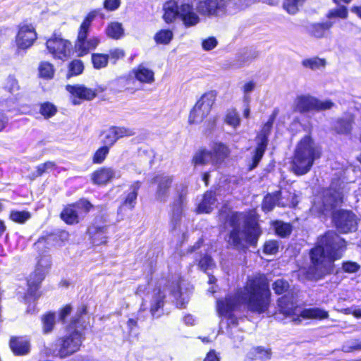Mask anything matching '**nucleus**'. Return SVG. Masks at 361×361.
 Listing matches in <instances>:
<instances>
[{
    "instance_id": "25",
    "label": "nucleus",
    "mask_w": 361,
    "mask_h": 361,
    "mask_svg": "<svg viewBox=\"0 0 361 361\" xmlns=\"http://www.w3.org/2000/svg\"><path fill=\"white\" fill-rule=\"evenodd\" d=\"M133 73L135 78L140 82L152 83L154 81V73L145 65H140L135 68Z\"/></svg>"
},
{
    "instance_id": "32",
    "label": "nucleus",
    "mask_w": 361,
    "mask_h": 361,
    "mask_svg": "<svg viewBox=\"0 0 361 361\" xmlns=\"http://www.w3.org/2000/svg\"><path fill=\"white\" fill-rule=\"evenodd\" d=\"M105 32L109 37L118 39L123 36L124 29L121 23L111 22L107 25Z\"/></svg>"
},
{
    "instance_id": "18",
    "label": "nucleus",
    "mask_w": 361,
    "mask_h": 361,
    "mask_svg": "<svg viewBox=\"0 0 361 361\" xmlns=\"http://www.w3.org/2000/svg\"><path fill=\"white\" fill-rule=\"evenodd\" d=\"M66 90L71 94V99L73 104H80L81 100H92L97 93L94 90L87 88L82 85H67Z\"/></svg>"
},
{
    "instance_id": "14",
    "label": "nucleus",
    "mask_w": 361,
    "mask_h": 361,
    "mask_svg": "<svg viewBox=\"0 0 361 361\" xmlns=\"http://www.w3.org/2000/svg\"><path fill=\"white\" fill-rule=\"evenodd\" d=\"M48 52L54 58L63 61H66L71 52V43L60 35L51 36L46 42Z\"/></svg>"
},
{
    "instance_id": "51",
    "label": "nucleus",
    "mask_w": 361,
    "mask_h": 361,
    "mask_svg": "<svg viewBox=\"0 0 361 361\" xmlns=\"http://www.w3.org/2000/svg\"><path fill=\"white\" fill-rule=\"evenodd\" d=\"M255 87V83L254 82L250 81L243 85L242 87V90L243 92V102L244 103H250V94L254 90Z\"/></svg>"
},
{
    "instance_id": "55",
    "label": "nucleus",
    "mask_w": 361,
    "mask_h": 361,
    "mask_svg": "<svg viewBox=\"0 0 361 361\" xmlns=\"http://www.w3.org/2000/svg\"><path fill=\"white\" fill-rule=\"evenodd\" d=\"M55 169V164L52 161H47L39 164L37 167V176H41L44 173L49 172Z\"/></svg>"
},
{
    "instance_id": "26",
    "label": "nucleus",
    "mask_w": 361,
    "mask_h": 361,
    "mask_svg": "<svg viewBox=\"0 0 361 361\" xmlns=\"http://www.w3.org/2000/svg\"><path fill=\"white\" fill-rule=\"evenodd\" d=\"M97 13L98 11H92L87 15L79 27L77 40H83L87 37L91 24Z\"/></svg>"
},
{
    "instance_id": "4",
    "label": "nucleus",
    "mask_w": 361,
    "mask_h": 361,
    "mask_svg": "<svg viewBox=\"0 0 361 361\" xmlns=\"http://www.w3.org/2000/svg\"><path fill=\"white\" fill-rule=\"evenodd\" d=\"M345 242L334 231H329L318 239L310 251L312 266L307 277L318 280L334 271V262L341 257Z\"/></svg>"
},
{
    "instance_id": "5",
    "label": "nucleus",
    "mask_w": 361,
    "mask_h": 361,
    "mask_svg": "<svg viewBox=\"0 0 361 361\" xmlns=\"http://www.w3.org/2000/svg\"><path fill=\"white\" fill-rule=\"evenodd\" d=\"M226 217L228 223L233 228L228 238L229 244L238 250L256 245L261 235L257 224H247L243 214L231 212Z\"/></svg>"
},
{
    "instance_id": "34",
    "label": "nucleus",
    "mask_w": 361,
    "mask_h": 361,
    "mask_svg": "<svg viewBox=\"0 0 361 361\" xmlns=\"http://www.w3.org/2000/svg\"><path fill=\"white\" fill-rule=\"evenodd\" d=\"M352 116H348L345 119H338L334 124V129L339 134H348L352 129Z\"/></svg>"
},
{
    "instance_id": "9",
    "label": "nucleus",
    "mask_w": 361,
    "mask_h": 361,
    "mask_svg": "<svg viewBox=\"0 0 361 361\" xmlns=\"http://www.w3.org/2000/svg\"><path fill=\"white\" fill-rule=\"evenodd\" d=\"M323 200L320 197H317L314 200L311 209L313 213L327 215L334 207L342 202L343 194L340 189L334 188V183H333L330 188L323 192Z\"/></svg>"
},
{
    "instance_id": "44",
    "label": "nucleus",
    "mask_w": 361,
    "mask_h": 361,
    "mask_svg": "<svg viewBox=\"0 0 361 361\" xmlns=\"http://www.w3.org/2000/svg\"><path fill=\"white\" fill-rule=\"evenodd\" d=\"M109 149L108 146H102L99 147L94 153L92 159V161L94 164H101L106 159L107 154L109 152Z\"/></svg>"
},
{
    "instance_id": "3",
    "label": "nucleus",
    "mask_w": 361,
    "mask_h": 361,
    "mask_svg": "<svg viewBox=\"0 0 361 361\" xmlns=\"http://www.w3.org/2000/svg\"><path fill=\"white\" fill-rule=\"evenodd\" d=\"M182 283L180 277L176 276L173 281H169L167 285L164 281L157 284H154L152 281L140 284L135 291L137 295L142 298L140 311H145L149 308L153 317H159L165 303V286L173 296L176 306L179 308L185 307L189 300V293L187 289L183 290Z\"/></svg>"
},
{
    "instance_id": "61",
    "label": "nucleus",
    "mask_w": 361,
    "mask_h": 361,
    "mask_svg": "<svg viewBox=\"0 0 361 361\" xmlns=\"http://www.w3.org/2000/svg\"><path fill=\"white\" fill-rule=\"evenodd\" d=\"M359 265L355 262H347L343 264V269L349 273L356 272L359 269Z\"/></svg>"
},
{
    "instance_id": "43",
    "label": "nucleus",
    "mask_w": 361,
    "mask_h": 361,
    "mask_svg": "<svg viewBox=\"0 0 361 361\" xmlns=\"http://www.w3.org/2000/svg\"><path fill=\"white\" fill-rule=\"evenodd\" d=\"M225 122L234 128L240 126V118L236 110L228 111L225 117Z\"/></svg>"
},
{
    "instance_id": "16",
    "label": "nucleus",
    "mask_w": 361,
    "mask_h": 361,
    "mask_svg": "<svg viewBox=\"0 0 361 361\" xmlns=\"http://www.w3.org/2000/svg\"><path fill=\"white\" fill-rule=\"evenodd\" d=\"M135 135L133 129L125 127H111L104 130L101 134V140L109 148L112 147L116 141L122 137H130Z\"/></svg>"
},
{
    "instance_id": "63",
    "label": "nucleus",
    "mask_w": 361,
    "mask_h": 361,
    "mask_svg": "<svg viewBox=\"0 0 361 361\" xmlns=\"http://www.w3.org/2000/svg\"><path fill=\"white\" fill-rule=\"evenodd\" d=\"M6 107L7 110L8 111H11L16 109V107L17 106V99L16 98H10L8 100L6 101Z\"/></svg>"
},
{
    "instance_id": "45",
    "label": "nucleus",
    "mask_w": 361,
    "mask_h": 361,
    "mask_svg": "<svg viewBox=\"0 0 361 361\" xmlns=\"http://www.w3.org/2000/svg\"><path fill=\"white\" fill-rule=\"evenodd\" d=\"M73 206L77 210L79 216H83L87 214L92 207L90 202L86 200H81L73 204Z\"/></svg>"
},
{
    "instance_id": "22",
    "label": "nucleus",
    "mask_w": 361,
    "mask_h": 361,
    "mask_svg": "<svg viewBox=\"0 0 361 361\" xmlns=\"http://www.w3.org/2000/svg\"><path fill=\"white\" fill-rule=\"evenodd\" d=\"M9 346L16 355H25L30 351V342L25 337H12Z\"/></svg>"
},
{
    "instance_id": "15",
    "label": "nucleus",
    "mask_w": 361,
    "mask_h": 361,
    "mask_svg": "<svg viewBox=\"0 0 361 361\" xmlns=\"http://www.w3.org/2000/svg\"><path fill=\"white\" fill-rule=\"evenodd\" d=\"M333 220L338 230L342 233L355 231L357 226V218L350 211H338L334 214Z\"/></svg>"
},
{
    "instance_id": "40",
    "label": "nucleus",
    "mask_w": 361,
    "mask_h": 361,
    "mask_svg": "<svg viewBox=\"0 0 361 361\" xmlns=\"http://www.w3.org/2000/svg\"><path fill=\"white\" fill-rule=\"evenodd\" d=\"M302 65L305 67L309 68L312 70H318L325 66L326 61L324 59L318 57H314L304 60L302 61Z\"/></svg>"
},
{
    "instance_id": "33",
    "label": "nucleus",
    "mask_w": 361,
    "mask_h": 361,
    "mask_svg": "<svg viewBox=\"0 0 361 361\" xmlns=\"http://www.w3.org/2000/svg\"><path fill=\"white\" fill-rule=\"evenodd\" d=\"M61 219L68 224H77L79 221V214L72 205L66 207L61 214Z\"/></svg>"
},
{
    "instance_id": "20",
    "label": "nucleus",
    "mask_w": 361,
    "mask_h": 361,
    "mask_svg": "<svg viewBox=\"0 0 361 361\" xmlns=\"http://www.w3.org/2000/svg\"><path fill=\"white\" fill-rule=\"evenodd\" d=\"M173 178L168 175H159L154 178V182L158 184L156 198L159 202H166L169 195V188Z\"/></svg>"
},
{
    "instance_id": "37",
    "label": "nucleus",
    "mask_w": 361,
    "mask_h": 361,
    "mask_svg": "<svg viewBox=\"0 0 361 361\" xmlns=\"http://www.w3.org/2000/svg\"><path fill=\"white\" fill-rule=\"evenodd\" d=\"M39 74L41 78L51 79L54 75V69L51 63L42 62L39 66Z\"/></svg>"
},
{
    "instance_id": "39",
    "label": "nucleus",
    "mask_w": 361,
    "mask_h": 361,
    "mask_svg": "<svg viewBox=\"0 0 361 361\" xmlns=\"http://www.w3.org/2000/svg\"><path fill=\"white\" fill-rule=\"evenodd\" d=\"M326 16L329 19H332V18L346 19L348 16V11L345 6H341L337 8L331 9L328 12Z\"/></svg>"
},
{
    "instance_id": "52",
    "label": "nucleus",
    "mask_w": 361,
    "mask_h": 361,
    "mask_svg": "<svg viewBox=\"0 0 361 361\" xmlns=\"http://www.w3.org/2000/svg\"><path fill=\"white\" fill-rule=\"evenodd\" d=\"M11 219L18 223H23L30 218V214L27 212L13 211L11 213Z\"/></svg>"
},
{
    "instance_id": "6",
    "label": "nucleus",
    "mask_w": 361,
    "mask_h": 361,
    "mask_svg": "<svg viewBox=\"0 0 361 361\" xmlns=\"http://www.w3.org/2000/svg\"><path fill=\"white\" fill-rule=\"evenodd\" d=\"M320 157V150L310 136L306 135L296 146L292 161V170L297 175H304L311 169L314 160Z\"/></svg>"
},
{
    "instance_id": "31",
    "label": "nucleus",
    "mask_w": 361,
    "mask_h": 361,
    "mask_svg": "<svg viewBox=\"0 0 361 361\" xmlns=\"http://www.w3.org/2000/svg\"><path fill=\"white\" fill-rule=\"evenodd\" d=\"M192 163L195 166L207 164L213 165L212 152L206 149L197 151L193 156Z\"/></svg>"
},
{
    "instance_id": "7",
    "label": "nucleus",
    "mask_w": 361,
    "mask_h": 361,
    "mask_svg": "<svg viewBox=\"0 0 361 361\" xmlns=\"http://www.w3.org/2000/svg\"><path fill=\"white\" fill-rule=\"evenodd\" d=\"M84 340L82 329L79 325L78 319H73L66 329L65 334L58 338L57 353H53L60 358H66L78 352Z\"/></svg>"
},
{
    "instance_id": "54",
    "label": "nucleus",
    "mask_w": 361,
    "mask_h": 361,
    "mask_svg": "<svg viewBox=\"0 0 361 361\" xmlns=\"http://www.w3.org/2000/svg\"><path fill=\"white\" fill-rule=\"evenodd\" d=\"M69 69L71 75H77L82 73L84 66L81 61L74 60L70 63Z\"/></svg>"
},
{
    "instance_id": "60",
    "label": "nucleus",
    "mask_w": 361,
    "mask_h": 361,
    "mask_svg": "<svg viewBox=\"0 0 361 361\" xmlns=\"http://www.w3.org/2000/svg\"><path fill=\"white\" fill-rule=\"evenodd\" d=\"M120 4V0H105L104 6L106 10L114 11L119 7Z\"/></svg>"
},
{
    "instance_id": "36",
    "label": "nucleus",
    "mask_w": 361,
    "mask_h": 361,
    "mask_svg": "<svg viewBox=\"0 0 361 361\" xmlns=\"http://www.w3.org/2000/svg\"><path fill=\"white\" fill-rule=\"evenodd\" d=\"M173 33L171 30H161L154 35V40L157 44H167L173 39Z\"/></svg>"
},
{
    "instance_id": "24",
    "label": "nucleus",
    "mask_w": 361,
    "mask_h": 361,
    "mask_svg": "<svg viewBox=\"0 0 361 361\" xmlns=\"http://www.w3.org/2000/svg\"><path fill=\"white\" fill-rule=\"evenodd\" d=\"M210 151L212 152L214 166L221 164L230 154L228 147L221 142L214 143Z\"/></svg>"
},
{
    "instance_id": "38",
    "label": "nucleus",
    "mask_w": 361,
    "mask_h": 361,
    "mask_svg": "<svg viewBox=\"0 0 361 361\" xmlns=\"http://www.w3.org/2000/svg\"><path fill=\"white\" fill-rule=\"evenodd\" d=\"M109 55L103 54H93L92 61L94 68L100 69L105 68L108 64Z\"/></svg>"
},
{
    "instance_id": "29",
    "label": "nucleus",
    "mask_w": 361,
    "mask_h": 361,
    "mask_svg": "<svg viewBox=\"0 0 361 361\" xmlns=\"http://www.w3.org/2000/svg\"><path fill=\"white\" fill-rule=\"evenodd\" d=\"M140 188V183H134L130 188L129 192L124 197L122 206L129 209H133L136 204L137 190Z\"/></svg>"
},
{
    "instance_id": "1",
    "label": "nucleus",
    "mask_w": 361,
    "mask_h": 361,
    "mask_svg": "<svg viewBox=\"0 0 361 361\" xmlns=\"http://www.w3.org/2000/svg\"><path fill=\"white\" fill-rule=\"evenodd\" d=\"M245 0H188L180 4L175 0L163 5L162 18L167 24L179 19L186 27H195L201 21L200 16L221 18L235 13L247 4Z\"/></svg>"
},
{
    "instance_id": "28",
    "label": "nucleus",
    "mask_w": 361,
    "mask_h": 361,
    "mask_svg": "<svg viewBox=\"0 0 361 361\" xmlns=\"http://www.w3.org/2000/svg\"><path fill=\"white\" fill-rule=\"evenodd\" d=\"M216 198L213 192H207L199 204L197 212L198 213H209L215 206Z\"/></svg>"
},
{
    "instance_id": "42",
    "label": "nucleus",
    "mask_w": 361,
    "mask_h": 361,
    "mask_svg": "<svg viewBox=\"0 0 361 361\" xmlns=\"http://www.w3.org/2000/svg\"><path fill=\"white\" fill-rule=\"evenodd\" d=\"M276 233L281 237H286L291 232V226L288 224L282 221H275L273 224Z\"/></svg>"
},
{
    "instance_id": "64",
    "label": "nucleus",
    "mask_w": 361,
    "mask_h": 361,
    "mask_svg": "<svg viewBox=\"0 0 361 361\" xmlns=\"http://www.w3.org/2000/svg\"><path fill=\"white\" fill-rule=\"evenodd\" d=\"M204 361H220L219 357L214 350H210L207 354Z\"/></svg>"
},
{
    "instance_id": "57",
    "label": "nucleus",
    "mask_w": 361,
    "mask_h": 361,
    "mask_svg": "<svg viewBox=\"0 0 361 361\" xmlns=\"http://www.w3.org/2000/svg\"><path fill=\"white\" fill-rule=\"evenodd\" d=\"M217 45V40L215 37H211L202 41V46L205 51H210Z\"/></svg>"
},
{
    "instance_id": "19",
    "label": "nucleus",
    "mask_w": 361,
    "mask_h": 361,
    "mask_svg": "<svg viewBox=\"0 0 361 361\" xmlns=\"http://www.w3.org/2000/svg\"><path fill=\"white\" fill-rule=\"evenodd\" d=\"M68 233L62 231L60 234H51L44 237L40 238L37 243H35V249L39 252H44L45 249L49 250L52 247L61 246V243L59 242L58 238L61 240L66 239Z\"/></svg>"
},
{
    "instance_id": "41",
    "label": "nucleus",
    "mask_w": 361,
    "mask_h": 361,
    "mask_svg": "<svg viewBox=\"0 0 361 361\" xmlns=\"http://www.w3.org/2000/svg\"><path fill=\"white\" fill-rule=\"evenodd\" d=\"M42 329L44 334L50 333L55 324V314L48 313L42 317Z\"/></svg>"
},
{
    "instance_id": "56",
    "label": "nucleus",
    "mask_w": 361,
    "mask_h": 361,
    "mask_svg": "<svg viewBox=\"0 0 361 361\" xmlns=\"http://www.w3.org/2000/svg\"><path fill=\"white\" fill-rule=\"evenodd\" d=\"M5 87L11 93L18 90L19 86L17 80L12 76H9L6 80Z\"/></svg>"
},
{
    "instance_id": "13",
    "label": "nucleus",
    "mask_w": 361,
    "mask_h": 361,
    "mask_svg": "<svg viewBox=\"0 0 361 361\" xmlns=\"http://www.w3.org/2000/svg\"><path fill=\"white\" fill-rule=\"evenodd\" d=\"M279 111L277 109H275L273 111L269 121L264 125L260 133L257 137V146L255 149V154L252 157V164L250 166V170L255 169L257 166L264 155L268 142V135L271 131L276 117L279 114Z\"/></svg>"
},
{
    "instance_id": "46",
    "label": "nucleus",
    "mask_w": 361,
    "mask_h": 361,
    "mask_svg": "<svg viewBox=\"0 0 361 361\" xmlns=\"http://www.w3.org/2000/svg\"><path fill=\"white\" fill-rule=\"evenodd\" d=\"M56 107L49 102H46L41 104L39 109L40 114L44 118H49L53 116L56 113Z\"/></svg>"
},
{
    "instance_id": "30",
    "label": "nucleus",
    "mask_w": 361,
    "mask_h": 361,
    "mask_svg": "<svg viewBox=\"0 0 361 361\" xmlns=\"http://www.w3.org/2000/svg\"><path fill=\"white\" fill-rule=\"evenodd\" d=\"M92 243L99 245L106 242V228L105 227H90L88 230Z\"/></svg>"
},
{
    "instance_id": "11",
    "label": "nucleus",
    "mask_w": 361,
    "mask_h": 361,
    "mask_svg": "<svg viewBox=\"0 0 361 361\" xmlns=\"http://www.w3.org/2000/svg\"><path fill=\"white\" fill-rule=\"evenodd\" d=\"M334 104L330 100H319L309 95L298 96L293 102L295 111L305 113L311 111H323L330 109Z\"/></svg>"
},
{
    "instance_id": "27",
    "label": "nucleus",
    "mask_w": 361,
    "mask_h": 361,
    "mask_svg": "<svg viewBox=\"0 0 361 361\" xmlns=\"http://www.w3.org/2000/svg\"><path fill=\"white\" fill-rule=\"evenodd\" d=\"M186 195L185 190L183 188L179 195L178 200L175 202L172 207V221L177 224L180 219L185 209L184 197ZM176 225L174 226L176 227Z\"/></svg>"
},
{
    "instance_id": "53",
    "label": "nucleus",
    "mask_w": 361,
    "mask_h": 361,
    "mask_svg": "<svg viewBox=\"0 0 361 361\" xmlns=\"http://www.w3.org/2000/svg\"><path fill=\"white\" fill-rule=\"evenodd\" d=\"M214 266L212 259L208 256L204 255L202 257L199 262V267L201 270L207 271Z\"/></svg>"
},
{
    "instance_id": "10",
    "label": "nucleus",
    "mask_w": 361,
    "mask_h": 361,
    "mask_svg": "<svg viewBox=\"0 0 361 361\" xmlns=\"http://www.w3.org/2000/svg\"><path fill=\"white\" fill-rule=\"evenodd\" d=\"M216 94L210 91L204 94L190 112L188 122L190 124L200 123L209 115L215 102Z\"/></svg>"
},
{
    "instance_id": "23",
    "label": "nucleus",
    "mask_w": 361,
    "mask_h": 361,
    "mask_svg": "<svg viewBox=\"0 0 361 361\" xmlns=\"http://www.w3.org/2000/svg\"><path fill=\"white\" fill-rule=\"evenodd\" d=\"M297 200L295 196L292 197L291 201L290 202H282L279 201V194L275 193L272 195H267L263 201L262 203V209L264 212H269L272 210L274 207L276 205V203H278L279 205H281L282 207L285 206H292L295 207L297 204Z\"/></svg>"
},
{
    "instance_id": "49",
    "label": "nucleus",
    "mask_w": 361,
    "mask_h": 361,
    "mask_svg": "<svg viewBox=\"0 0 361 361\" xmlns=\"http://www.w3.org/2000/svg\"><path fill=\"white\" fill-rule=\"evenodd\" d=\"M279 248V242L276 240H268L264 245L263 251L267 255H275Z\"/></svg>"
},
{
    "instance_id": "47",
    "label": "nucleus",
    "mask_w": 361,
    "mask_h": 361,
    "mask_svg": "<svg viewBox=\"0 0 361 361\" xmlns=\"http://www.w3.org/2000/svg\"><path fill=\"white\" fill-rule=\"evenodd\" d=\"M272 288L276 294L281 295L288 291L289 284L283 279H278L273 283Z\"/></svg>"
},
{
    "instance_id": "50",
    "label": "nucleus",
    "mask_w": 361,
    "mask_h": 361,
    "mask_svg": "<svg viewBox=\"0 0 361 361\" xmlns=\"http://www.w3.org/2000/svg\"><path fill=\"white\" fill-rule=\"evenodd\" d=\"M333 25L331 22H326L322 24H318L314 26L313 34L316 37H322L324 36L325 31L330 29Z\"/></svg>"
},
{
    "instance_id": "17",
    "label": "nucleus",
    "mask_w": 361,
    "mask_h": 361,
    "mask_svg": "<svg viewBox=\"0 0 361 361\" xmlns=\"http://www.w3.org/2000/svg\"><path fill=\"white\" fill-rule=\"evenodd\" d=\"M37 34L31 25L20 26L16 37V44L18 49H26L30 47L35 39Z\"/></svg>"
},
{
    "instance_id": "2",
    "label": "nucleus",
    "mask_w": 361,
    "mask_h": 361,
    "mask_svg": "<svg viewBox=\"0 0 361 361\" xmlns=\"http://www.w3.org/2000/svg\"><path fill=\"white\" fill-rule=\"evenodd\" d=\"M270 290L266 278L262 275L248 279L243 289L239 290L235 297L228 296L225 300H219L216 309L220 317H224L234 323L233 312L241 304H245L252 312H264L270 302Z\"/></svg>"
},
{
    "instance_id": "48",
    "label": "nucleus",
    "mask_w": 361,
    "mask_h": 361,
    "mask_svg": "<svg viewBox=\"0 0 361 361\" xmlns=\"http://www.w3.org/2000/svg\"><path fill=\"white\" fill-rule=\"evenodd\" d=\"M75 49L80 56L87 54L90 51L89 39L87 37L83 40H76Z\"/></svg>"
},
{
    "instance_id": "62",
    "label": "nucleus",
    "mask_w": 361,
    "mask_h": 361,
    "mask_svg": "<svg viewBox=\"0 0 361 361\" xmlns=\"http://www.w3.org/2000/svg\"><path fill=\"white\" fill-rule=\"evenodd\" d=\"M256 355L260 359H267L270 356V352L268 350H264L262 348H257L255 349Z\"/></svg>"
},
{
    "instance_id": "21",
    "label": "nucleus",
    "mask_w": 361,
    "mask_h": 361,
    "mask_svg": "<svg viewBox=\"0 0 361 361\" xmlns=\"http://www.w3.org/2000/svg\"><path fill=\"white\" fill-rule=\"evenodd\" d=\"M116 177V172L111 168L102 167L92 173L91 179L96 185H106Z\"/></svg>"
},
{
    "instance_id": "8",
    "label": "nucleus",
    "mask_w": 361,
    "mask_h": 361,
    "mask_svg": "<svg viewBox=\"0 0 361 361\" xmlns=\"http://www.w3.org/2000/svg\"><path fill=\"white\" fill-rule=\"evenodd\" d=\"M278 305L280 312L286 317H290L295 322H300L302 319H324L329 317L328 312L322 308L302 309L299 307L293 302V295L289 293L278 300Z\"/></svg>"
},
{
    "instance_id": "59",
    "label": "nucleus",
    "mask_w": 361,
    "mask_h": 361,
    "mask_svg": "<svg viewBox=\"0 0 361 361\" xmlns=\"http://www.w3.org/2000/svg\"><path fill=\"white\" fill-rule=\"evenodd\" d=\"M128 80L125 77L118 78L111 82L112 86H120V88L116 89L117 91H122L123 88L127 85Z\"/></svg>"
},
{
    "instance_id": "35",
    "label": "nucleus",
    "mask_w": 361,
    "mask_h": 361,
    "mask_svg": "<svg viewBox=\"0 0 361 361\" xmlns=\"http://www.w3.org/2000/svg\"><path fill=\"white\" fill-rule=\"evenodd\" d=\"M306 0H284L283 9L290 15H295L302 7Z\"/></svg>"
},
{
    "instance_id": "58",
    "label": "nucleus",
    "mask_w": 361,
    "mask_h": 361,
    "mask_svg": "<svg viewBox=\"0 0 361 361\" xmlns=\"http://www.w3.org/2000/svg\"><path fill=\"white\" fill-rule=\"evenodd\" d=\"M125 54L123 50L121 49H114L110 51L109 59L110 58L113 60V63H116V61L122 59L124 56Z\"/></svg>"
},
{
    "instance_id": "12",
    "label": "nucleus",
    "mask_w": 361,
    "mask_h": 361,
    "mask_svg": "<svg viewBox=\"0 0 361 361\" xmlns=\"http://www.w3.org/2000/svg\"><path fill=\"white\" fill-rule=\"evenodd\" d=\"M50 267V257L44 256L38 261L35 271L29 276L27 280L28 294L32 297L34 300L39 296V295L37 294L39 286L44 280Z\"/></svg>"
}]
</instances>
